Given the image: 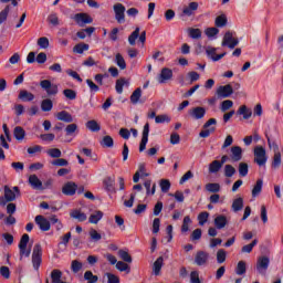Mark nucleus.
<instances>
[{
  "mask_svg": "<svg viewBox=\"0 0 283 283\" xmlns=\"http://www.w3.org/2000/svg\"><path fill=\"white\" fill-rule=\"evenodd\" d=\"M28 242H30V235L28 233H24L19 242V249H20V260H23V255L25 258H30V254L32 253V249H28Z\"/></svg>",
  "mask_w": 283,
  "mask_h": 283,
  "instance_id": "nucleus-1",
  "label": "nucleus"
},
{
  "mask_svg": "<svg viewBox=\"0 0 283 283\" xmlns=\"http://www.w3.org/2000/svg\"><path fill=\"white\" fill-rule=\"evenodd\" d=\"M42 258H43V248L40 245V243H36L33 248V253H32V264L35 271H39V266H41Z\"/></svg>",
  "mask_w": 283,
  "mask_h": 283,
  "instance_id": "nucleus-2",
  "label": "nucleus"
},
{
  "mask_svg": "<svg viewBox=\"0 0 283 283\" xmlns=\"http://www.w3.org/2000/svg\"><path fill=\"white\" fill-rule=\"evenodd\" d=\"M216 125H218V120L216 118H210L206 122L203 130L199 133L200 138H209V136L216 132Z\"/></svg>",
  "mask_w": 283,
  "mask_h": 283,
  "instance_id": "nucleus-3",
  "label": "nucleus"
},
{
  "mask_svg": "<svg viewBox=\"0 0 283 283\" xmlns=\"http://www.w3.org/2000/svg\"><path fill=\"white\" fill-rule=\"evenodd\" d=\"M266 149H264L262 146H256L254 148V163L259 165V167H264L266 165Z\"/></svg>",
  "mask_w": 283,
  "mask_h": 283,
  "instance_id": "nucleus-4",
  "label": "nucleus"
},
{
  "mask_svg": "<svg viewBox=\"0 0 283 283\" xmlns=\"http://www.w3.org/2000/svg\"><path fill=\"white\" fill-rule=\"evenodd\" d=\"M80 28H85L90 23H94V19L87 13H76L71 17Z\"/></svg>",
  "mask_w": 283,
  "mask_h": 283,
  "instance_id": "nucleus-5",
  "label": "nucleus"
},
{
  "mask_svg": "<svg viewBox=\"0 0 283 283\" xmlns=\"http://www.w3.org/2000/svg\"><path fill=\"white\" fill-rule=\"evenodd\" d=\"M40 87L46 92L48 96H56L59 94V85L52 84L50 80H42Z\"/></svg>",
  "mask_w": 283,
  "mask_h": 283,
  "instance_id": "nucleus-6",
  "label": "nucleus"
},
{
  "mask_svg": "<svg viewBox=\"0 0 283 283\" xmlns=\"http://www.w3.org/2000/svg\"><path fill=\"white\" fill-rule=\"evenodd\" d=\"M4 198L7 202H14L17 198H21V190L18 186H14L13 189L9 188V186H4Z\"/></svg>",
  "mask_w": 283,
  "mask_h": 283,
  "instance_id": "nucleus-7",
  "label": "nucleus"
},
{
  "mask_svg": "<svg viewBox=\"0 0 283 283\" xmlns=\"http://www.w3.org/2000/svg\"><path fill=\"white\" fill-rule=\"evenodd\" d=\"M240 41L238 38H233V33L231 31L226 32L221 45L223 48H230V50H233Z\"/></svg>",
  "mask_w": 283,
  "mask_h": 283,
  "instance_id": "nucleus-8",
  "label": "nucleus"
},
{
  "mask_svg": "<svg viewBox=\"0 0 283 283\" xmlns=\"http://www.w3.org/2000/svg\"><path fill=\"white\" fill-rule=\"evenodd\" d=\"M113 10L117 23H125V6H123V3H115Z\"/></svg>",
  "mask_w": 283,
  "mask_h": 283,
  "instance_id": "nucleus-9",
  "label": "nucleus"
},
{
  "mask_svg": "<svg viewBox=\"0 0 283 283\" xmlns=\"http://www.w3.org/2000/svg\"><path fill=\"white\" fill-rule=\"evenodd\" d=\"M189 116L193 118L195 120L202 119L203 116L207 115V108L202 106H197L188 111Z\"/></svg>",
  "mask_w": 283,
  "mask_h": 283,
  "instance_id": "nucleus-10",
  "label": "nucleus"
},
{
  "mask_svg": "<svg viewBox=\"0 0 283 283\" xmlns=\"http://www.w3.org/2000/svg\"><path fill=\"white\" fill-rule=\"evenodd\" d=\"M34 220L35 224H38L40 230L50 231L51 223L50 220H48V218L43 217L42 214H38Z\"/></svg>",
  "mask_w": 283,
  "mask_h": 283,
  "instance_id": "nucleus-11",
  "label": "nucleus"
},
{
  "mask_svg": "<svg viewBox=\"0 0 283 283\" xmlns=\"http://www.w3.org/2000/svg\"><path fill=\"white\" fill-rule=\"evenodd\" d=\"M147 143H149V123H146L144 126L139 151H145V149H147Z\"/></svg>",
  "mask_w": 283,
  "mask_h": 283,
  "instance_id": "nucleus-12",
  "label": "nucleus"
},
{
  "mask_svg": "<svg viewBox=\"0 0 283 283\" xmlns=\"http://www.w3.org/2000/svg\"><path fill=\"white\" fill-rule=\"evenodd\" d=\"M233 94V86L231 84L219 86L217 90L218 98H229Z\"/></svg>",
  "mask_w": 283,
  "mask_h": 283,
  "instance_id": "nucleus-13",
  "label": "nucleus"
},
{
  "mask_svg": "<svg viewBox=\"0 0 283 283\" xmlns=\"http://www.w3.org/2000/svg\"><path fill=\"white\" fill-rule=\"evenodd\" d=\"M196 10H198V2H190L188 6L184 7L180 17H193Z\"/></svg>",
  "mask_w": 283,
  "mask_h": 283,
  "instance_id": "nucleus-14",
  "label": "nucleus"
},
{
  "mask_svg": "<svg viewBox=\"0 0 283 283\" xmlns=\"http://www.w3.org/2000/svg\"><path fill=\"white\" fill-rule=\"evenodd\" d=\"M217 49L213 46H208L206 49V54L207 56H209V59H211L212 61H220L221 59H224V56H227V52H223L221 54H217Z\"/></svg>",
  "mask_w": 283,
  "mask_h": 283,
  "instance_id": "nucleus-15",
  "label": "nucleus"
},
{
  "mask_svg": "<svg viewBox=\"0 0 283 283\" xmlns=\"http://www.w3.org/2000/svg\"><path fill=\"white\" fill-rule=\"evenodd\" d=\"M207 262H209V254L205 251H198L195 256V264H197V266H205Z\"/></svg>",
  "mask_w": 283,
  "mask_h": 283,
  "instance_id": "nucleus-16",
  "label": "nucleus"
},
{
  "mask_svg": "<svg viewBox=\"0 0 283 283\" xmlns=\"http://www.w3.org/2000/svg\"><path fill=\"white\" fill-rule=\"evenodd\" d=\"M29 185L36 191H43V181H41L36 175H31L29 177Z\"/></svg>",
  "mask_w": 283,
  "mask_h": 283,
  "instance_id": "nucleus-17",
  "label": "nucleus"
},
{
  "mask_svg": "<svg viewBox=\"0 0 283 283\" xmlns=\"http://www.w3.org/2000/svg\"><path fill=\"white\" fill-rule=\"evenodd\" d=\"M76 189H78V186L73 181H69L63 186L62 193H64V196H74Z\"/></svg>",
  "mask_w": 283,
  "mask_h": 283,
  "instance_id": "nucleus-18",
  "label": "nucleus"
},
{
  "mask_svg": "<svg viewBox=\"0 0 283 283\" xmlns=\"http://www.w3.org/2000/svg\"><path fill=\"white\" fill-rule=\"evenodd\" d=\"M230 151H231L230 158L232 163H240V160H242V147L232 146Z\"/></svg>",
  "mask_w": 283,
  "mask_h": 283,
  "instance_id": "nucleus-19",
  "label": "nucleus"
},
{
  "mask_svg": "<svg viewBox=\"0 0 283 283\" xmlns=\"http://www.w3.org/2000/svg\"><path fill=\"white\" fill-rule=\"evenodd\" d=\"M269 256H261L256 263V271H259V273H265L266 269H269Z\"/></svg>",
  "mask_w": 283,
  "mask_h": 283,
  "instance_id": "nucleus-20",
  "label": "nucleus"
},
{
  "mask_svg": "<svg viewBox=\"0 0 283 283\" xmlns=\"http://www.w3.org/2000/svg\"><path fill=\"white\" fill-rule=\"evenodd\" d=\"M174 77V71L169 67L161 69V73L159 74V83H165L166 81H171Z\"/></svg>",
  "mask_w": 283,
  "mask_h": 283,
  "instance_id": "nucleus-21",
  "label": "nucleus"
},
{
  "mask_svg": "<svg viewBox=\"0 0 283 283\" xmlns=\"http://www.w3.org/2000/svg\"><path fill=\"white\" fill-rule=\"evenodd\" d=\"M55 117L57 120H62V123H74V117L67 111L56 113Z\"/></svg>",
  "mask_w": 283,
  "mask_h": 283,
  "instance_id": "nucleus-22",
  "label": "nucleus"
},
{
  "mask_svg": "<svg viewBox=\"0 0 283 283\" xmlns=\"http://www.w3.org/2000/svg\"><path fill=\"white\" fill-rule=\"evenodd\" d=\"M129 87V80L125 78V77H120L116 81L115 84V90L117 92V94H123V87Z\"/></svg>",
  "mask_w": 283,
  "mask_h": 283,
  "instance_id": "nucleus-23",
  "label": "nucleus"
},
{
  "mask_svg": "<svg viewBox=\"0 0 283 283\" xmlns=\"http://www.w3.org/2000/svg\"><path fill=\"white\" fill-rule=\"evenodd\" d=\"M70 217L73 218L74 220H77L78 222H85L87 220V214L84 212H81L78 209H74L70 212Z\"/></svg>",
  "mask_w": 283,
  "mask_h": 283,
  "instance_id": "nucleus-24",
  "label": "nucleus"
},
{
  "mask_svg": "<svg viewBox=\"0 0 283 283\" xmlns=\"http://www.w3.org/2000/svg\"><path fill=\"white\" fill-rule=\"evenodd\" d=\"M229 221H227V217L224 214H219L214 218V227L216 229H224Z\"/></svg>",
  "mask_w": 283,
  "mask_h": 283,
  "instance_id": "nucleus-25",
  "label": "nucleus"
},
{
  "mask_svg": "<svg viewBox=\"0 0 283 283\" xmlns=\"http://www.w3.org/2000/svg\"><path fill=\"white\" fill-rule=\"evenodd\" d=\"M237 114L239 116H243L245 120H249V118L253 116V112L251 111V108H248L247 105L240 106L239 109L237 111Z\"/></svg>",
  "mask_w": 283,
  "mask_h": 283,
  "instance_id": "nucleus-26",
  "label": "nucleus"
},
{
  "mask_svg": "<svg viewBox=\"0 0 283 283\" xmlns=\"http://www.w3.org/2000/svg\"><path fill=\"white\" fill-rule=\"evenodd\" d=\"M242 209H244V199L242 197H239L232 202V211H234V213H238V211H242Z\"/></svg>",
  "mask_w": 283,
  "mask_h": 283,
  "instance_id": "nucleus-27",
  "label": "nucleus"
},
{
  "mask_svg": "<svg viewBox=\"0 0 283 283\" xmlns=\"http://www.w3.org/2000/svg\"><path fill=\"white\" fill-rule=\"evenodd\" d=\"M101 220H103V211H101V210L95 211L88 218V222L91 224H98V222H101Z\"/></svg>",
  "mask_w": 283,
  "mask_h": 283,
  "instance_id": "nucleus-28",
  "label": "nucleus"
},
{
  "mask_svg": "<svg viewBox=\"0 0 283 283\" xmlns=\"http://www.w3.org/2000/svg\"><path fill=\"white\" fill-rule=\"evenodd\" d=\"M62 277H63V272H61V270L55 269L51 272L52 283H67L65 281H61Z\"/></svg>",
  "mask_w": 283,
  "mask_h": 283,
  "instance_id": "nucleus-29",
  "label": "nucleus"
},
{
  "mask_svg": "<svg viewBox=\"0 0 283 283\" xmlns=\"http://www.w3.org/2000/svg\"><path fill=\"white\" fill-rule=\"evenodd\" d=\"M165 262V259L163 256H159L153 264V271L155 275H160V271L163 269V264Z\"/></svg>",
  "mask_w": 283,
  "mask_h": 283,
  "instance_id": "nucleus-30",
  "label": "nucleus"
},
{
  "mask_svg": "<svg viewBox=\"0 0 283 283\" xmlns=\"http://www.w3.org/2000/svg\"><path fill=\"white\" fill-rule=\"evenodd\" d=\"M140 96H143V90L138 87L132 93L130 103L133 105H138V102L140 101Z\"/></svg>",
  "mask_w": 283,
  "mask_h": 283,
  "instance_id": "nucleus-31",
  "label": "nucleus"
},
{
  "mask_svg": "<svg viewBox=\"0 0 283 283\" xmlns=\"http://www.w3.org/2000/svg\"><path fill=\"white\" fill-rule=\"evenodd\" d=\"M13 136L15 138V140H24L25 138V129H23V127L21 126H17L14 129H13Z\"/></svg>",
  "mask_w": 283,
  "mask_h": 283,
  "instance_id": "nucleus-32",
  "label": "nucleus"
},
{
  "mask_svg": "<svg viewBox=\"0 0 283 283\" xmlns=\"http://www.w3.org/2000/svg\"><path fill=\"white\" fill-rule=\"evenodd\" d=\"M280 165H282V153L276 150L273 156L272 167L273 169H280Z\"/></svg>",
  "mask_w": 283,
  "mask_h": 283,
  "instance_id": "nucleus-33",
  "label": "nucleus"
},
{
  "mask_svg": "<svg viewBox=\"0 0 283 283\" xmlns=\"http://www.w3.org/2000/svg\"><path fill=\"white\" fill-rule=\"evenodd\" d=\"M18 98L23 102H31L34 98V94L25 90L20 91Z\"/></svg>",
  "mask_w": 283,
  "mask_h": 283,
  "instance_id": "nucleus-34",
  "label": "nucleus"
},
{
  "mask_svg": "<svg viewBox=\"0 0 283 283\" xmlns=\"http://www.w3.org/2000/svg\"><path fill=\"white\" fill-rule=\"evenodd\" d=\"M262 185H264V181H262V179H258L256 184L252 189V198H256V196H260V193H262Z\"/></svg>",
  "mask_w": 283,
  "mask_h": 283,
  "instance_id": "nucleus-35",
  "label": "nucleus"
},
{
  "mask_svg": "<svg viewBox=\"0 0 283 283\" xmlns=\"http://www.w3.org/2000/svg\"><path fill=\"white\" fill-rule=\"evenodd\" d=\"M87 50H90V44L86 43H78L73 48L75 54H83L84 52H87Z\"/></svg>",
  "mask_w": 283,
  "mask_h": 283,
  "instance_id": "nucleus-36",
  "label": "nucleus"
},
{
  "mask_svg": "<svg viewBox=\"0 0 283 283\" xmlns=\"http://www.w3.org/2000/svg\"><path fill=\"white\" fill-rule=\"evenodd\" d=\"M222 169V164L219 160H213L209 165V174H218Z\"/></svg>",
  "mask_w": 283,
  "mask_h": 283,
  "instance_id": "nucleus-37",
  "label": "nucleus"
},
{
  "mask_svg": "<svg viewBox=\"0 0 283 283\" xmlns=\"http://www.w3.org/2000/svg\"><path fill=\"white\" fill-rule=\"evenodd\" d=\"M99 145L102 147H108L112 148L114 147V138H112V136L106 135L103 137V139L99 142Z\"/></svg>",
  "mask_w": 283,
  "mask_h": 283,
  "instance_id": "nucleus-38",
  "label": "nucleus"
},
{
  "mask_svg": "<svg viewBox=\"0 0 283 283\" xmlns=\"http://www.w3.org/2000/svg\"><path fill=\"white\" fill-rule=\"evenodd\" d=\"M114 182H115V180L112 177H106L104 179V187H105L106 191H109L111 193L115 191Z\"/></svg>",
  "mask_w": 283,
  "mask_h": 283,
  "instance_id": "nucleus-39",
  "label": "nucleus"
},
{
  "mask_svg": "<svg viewBox=\"0 0 283 283\" xmlns=\"http://www.w3.org/2000/svg\"><path fill=\"white\" fill-rule=\"evenodd\" d=\"M227 15L226 14H221V15H218L214 20V25L216 28H224L227 25Z\"/></svg>",
  "mask_w": 283,
  "mask_h": 283,
  "instance_id": "nucleus-40",
  "label": "nucleus"
},
{
  "mask_svg": "<svg viewBox=\"0 0 283 283\" xmlns=\"http://www.w3.org/2000/svg\"><path fill=\"white\" fill-rule=\"evenodd\" d=\"M52 107H54V104L52 103V99L46 98L41 102V109L42 112H52Z\"/></svg>",
  "mask_w": 283,
  "mask_h": 283,
  "instance_id": "nucleus-41",
  "label": "nucleus"
},
{
  "mask_svg": "<svg viewBox=\"0 0 283 283\" xmlns=\"http://www.w3.org/2000/svg\"><path fill=\"white\" fill-rule=\"evenodd\" d=\"M115 63L122 70H126L127 69V63L125 62V57H123V55L120 53H117L115 55Z\"/></svg>",
  "mask_w": 283,
  "mask_h": 283,
  "instance_id": "nucleus-42",
  "label": "nucleus"
},
{
  "mask_svg": "<svg viewBox=\"0 0 283 283\" xmlns=\"http://www.w3.org/2000/svg\"><path fill=\"white\" fill-rule=\"evenodd\" d=\"M239 176H241V178H247V176H249V164L247 163L239 164Z\"/></svg>",
  "mask_w": 283,
  "mask_h": 283,
  "instance_id": "nucleus-43",
  "label": "nucleus"
},
{
  "mask_svg": "<svg viewBox=\"0 0 283 283\" xmlns=\"http://www.w3.org/2000/svg\"><path fill=\"white\" fill-rule=\"evenodd\" d=\"M144 187L146 189V193L147 196H154V193H156V184L153 185V188H151V180H146L144 182Z\"/></svg>",
  "mask_w": 283,
  "mask_h": 283,
  "instance_id": "nucleus-44",
  "label": "nucleus"
},
{
  "mask_svg": "<svg viewBox=\"0 0 283 283\" xmlns=\"http://www.w3.org/2000/svg\"><path fill=\"white\" fill-rule=\"evenodd\" d=\"M86 127L90 129V132H101V125L96 119H91L86 123Z\"/></svg>",
  "mask_w": 283,
  "mask_h": 283,
  "instance_id": "nucleus-45",
  "label": "nucleus"
},
{
  "mask_svg": "<svg viewBox=\"0 0 283 283\" xmlns=\"http://www.w3.org/2000/svg\"><path fill=\"white\" fill-rule=\"evenodd\" d=\"M82 270H83V262H81L78 260H73L71 262V271H72V273H78Z\"/></svg>",
  "mask_w": 283,
  "mask_h": 283,
  "instance_id": "nucleus-46",
  "label": "nucleus"
},
{
  "mask_svg": "<svg viewBox=\"0 0 283 283\" xmlns=\"http://www.w3.org/2000/svg\"><path fill=\"white\" fill-rule=\"evenodd\" d=\"M84 280L87 283H96V282H98V275H94V273H92V271H86L84 273Z\"/></svg>",
  "mask_w": 283,
  "mask_h": 283,
  "instance_id": "nucleus-47",
  "label": "nucleus"
},
{
  "mask_svg": "<svg viewBox=\"0 0 283 283\" xmlns=\"http://www.w3.org/2000/svg\"><path fill=\"white\" fill-rule=\"evenodd\" d=\"M138 36H140V28H136L135 32H133L129 36H128V43L129 45H136V39H138Z\"/></svg>",
  "mask_w": 283,
  "mask_h": 283,
  "instance_id": "nucleus-48",
  "label": "nucleus"
},
{
  "mask_svg": "<svg viewBox=\"0 0 283 283\" xmlns=\"http://www.w3.org/2000/svg\"><path fill=\"white\" fill-rule=\"evenodd\" d=\"M217 262L218 264H224V262H227V251L224 249L218 250Z\"/></svg>",
  "mask_w": 283,
  "mask_h": 283,
  "instance_id": "nucleus-49",
  "label": "nucleus"
},
{
  "mask_svg": "<svg viewBox=\"0 0 283 283\" xmlns=\"http://www.w3.org/2000/svg\"><path fill=\"white\" fill-rule=\"evenodd\" d=\"M159 187H160L163 193H167L169 191V189H171V182L169 181V179H161L159 181Z\"/></svg>",
  "mask_w": 283,
  "mask_h": 283,
  "instance_id": "nucleus-50",
  "label": "nucleus"
},
{
  "mask_svg": "<svg viewBox=\"0 0 283 283\" xmlns=\"http://www.w3.org/2000/svg\"><path fill=\"white\" fill-rule=\"evenodd\" d=\"M235 273L237 275H244V273H247V262L239 261L235 269Z\"/></svg>",
  "mask_w": 283,
  "mask_h": 283,
  "instance_id": "nucleus-51",
  "label": "nucleus"
},
{
  "mask_svg": "<svg viewBox=\"0 0 283 283\" xmlns=\"http://www.w3.org/2000/svg\"><path fill=\"white\" fill-rule=\"evenodd\" d=\"M224 176L226 178H233V176H235V167H233L232 165H226L224 166Z\"/></svg>",
  "mask_w": 283,
  "mask_h": 283,
  "instance_id": "nucleus-52",
  "label": "nucleus"
},
{
  "mask_svg": "<svg viewBox=\"0 0 283 283\" xmlns=\"http://www.w3.org/2000/svg\"><path fill=\"white\" fill-rule=\"evenodd\" d=\"M208 220H209V212L203 211L198 214V221H199L200 227H205V224H207Z\"/></svg>",
  "mask_w": 283,
  "mask_h": 283,
  "instance_id": "nucleus-53",
  "label": "nucleus"
},
{
  "mask_svg": "<svg viewBox=\"0 0 283 283\" xmlns=\"http://www.w3.org/2000/svg\"><path fill=\"white\" fill-rule=\"evenodd\" d=\"M258 245V239H254L250 244L243 245L241 249V253H251L253 248Z\"/></svg>",
  "mask_w": 283,
  "mask_h": 283,
  "instance_id": "nucleus-54",
  "label": "nucleus"
},
{
  "mask_svg": "<svg viewBox=\"0 0 283 283\" xmlns=\"http://www.w3.org/2000/svg\"><path fill=\"white\" fill-rule=\"evenodd\" d=\"M65 132H66V136H74V134H76V132H78V125H76V124H69L65 127Z\"/></svg>",
  "mask_w": 283,
  "mask_h": 283,
  "instance_id": "nucleus-55",
  "label": "nucleus"
},
{
  "mask_svg": "<svg viewBox=\"0 0 283 283\" xmlns=\"http://www.w3.org/2000/svg\"><path fill=\"white\" fill-rule=\"evenodd\" d=\"M118 255L120 260H123L124 262H127L128 264H132V255H129V252L125 250H119Z\"/></svg>",
  "mask_w": 283,
  "mask_h": 283,
  "instance_id": "nucleus-56",
  "label": "nucleus"
},
{
  "mask_svg": "<svg viewBox=\"0 0 283 283\" xmlns=\"http://www.w3.org/2000/svg\"><path fill=\"white\" fill-rule=\"evenodd\" d=\"M63 94L69 101H76V91L74 90L66 88L63 91Z\"/></svg>",
  "mask_w": 283,
  "mask_h": 283,
  "instance_id": "nucleus-57",
  "label": "nucleus"
},
{
  "mask_svg": "<svg viewBox=\"0 0 283 283\" xmlns=\"http://www.w3.org/2000/svg\"><path fill=\"white\" fill-rule=\"evenodd\" d=\"M188 34L190 39H201L202 36V31L200 29H189Z\"/></svg>",
  "mask_w": 283,
  "mask_h": 283,
  "instance_id": "nucleus-58",
  "label": "nucleus"
},
{
  "mask_svg": "<svg viewBox=\"0 0 283 283\" xmlns=\"http://www.w3.org/2000/svg\"><path fill=\"white\" fill-rule=\"evenodd\" d=\"M206 190H208L210 193H219L220 184H207Z\"/></svg>",
  "mask_w": 283,
  "mask_h": 283,
  "instance_id": "nucleus-59",
  "label": "nucleus"
},
{
  "mask_svg": "<svg viewBox=\"0 0 283 283\" xmlns=\"http://www.w3.org/2000/svg\"><path fill=\"white\" fill-rule=\"evenodd\" d=\"M155 123H157L158 125L163 124V123H171V118L168 115H157L155 117Z\"/></svg>",
  "mask_w": 283,
  "mask_h": 283,
  "instance_id": "nucleus-60",
  "label": "nucleus"
},
{
  "mask_svg": "<svg viewBox=\"0 0 283 283\" xmlns=\"http://www.w3.org/2000/svg\"><path fill=\"white\" fill-rule=\"evenodd\" d=\"M88 234H90V238H91V240L93 241V242H98V241H101L102 240V235H101V233H98V231H96L95 229H91L90 230V232H88Z\"/></svg>",
  "mask_w": 283,
  "mask_h": 283,
  "instance_id": "nucleus-61",
  "label": "nucleus"
},
{
  "mask_svg": "<svg viewBox=\"0 0 283 283\" xmlns=\"http://www.w3.org/2000/svg\"><path fill=\"white\" fill-rule=\"evenodd\" d=\"M116 269H117V271H122V272L126 271V273H129V271H130L129 264H127L123 261H118L116 263Z\"/></svg>",
  "mask_w": 283,
  "mask_h": 283,
  "instance_id": "nucleus-62",
  "label": "nucleus"
},
{
  "mask_svg": "<svg viewBox=\"0 0 283 283\" xmlns=\"http://www.w3.org/2000/svg\"><path fill=\"white\" fill-rule=\"evenodd\" d=\"M46 154L51 157V158H61L62 153L61 149L59 148H51L46 151Z\"/></svg>",
  "mask_w": 283,
  "mask_h": 283,
  "instance_id": "nucleus-63",
  "label": "nucleus"
},
{
  "mask_svg": "<svg viewBox=\"0 0 283 283\" xmlns=\"http://www.w3.org/2000/svg\"><path fill=\"white\" fill-rule=\"evenodd\" d=\"M107 277V283H120V277L116 276L115 274L112 273H106Z\"/></svg>",
  "mask_w": 283,
  "mask_h": 283,
  "instance_id": "nucleus-64",
  "label": "nucleus"
}]
</instances>
